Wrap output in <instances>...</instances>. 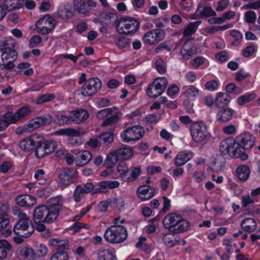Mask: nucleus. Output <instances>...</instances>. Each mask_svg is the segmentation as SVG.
Returning <instances> with one entry per match:
<instances>
[{"mask_svg": "<svg viewBox=\"0 0 260 260\" xmlns=\"http://www.w3.org/2000/svg\"><path fill=\"white\" fill-rule=\"evenodd\" d=\"M110 205L113 208L120 209L124 206V201L123 198L118 197L110 202Z\"/></svg>", "mask_w": 260, "mask_h": 260, "instance_id": "obj_52", "label": "nucleus"}, {"mask_svg": "<svg viewBox=\"0 0 260 260\" xmlns=\"http://www.w3.org/2000/svg\"><path fill=\"white\" fill-rule=\"evenodd\" d=\"M115 10H113L112 12H103L101 13L100 16L106 21V23L107 24H109L113 20H114V23H115V21L118 20L117 19V16L115 14Z\"/></svg>", "mask_w": 260, "mask_h": 260, "instance_id": "obj_47", "label": "nucleus"}, {"mask_svg": "<svg viewBox=\"0 0 260 260\" xmlns=\"http://www.w3.org/2000/svg\"><path fill=\"white\" fill-rule=\"evenodd\" d=\"M119 160H126L132 155V149L129 147H124L114 151Z\"/></svg>", "mask_w": 260, "mask_h": 260, "instance_id": "obj_37", "label": "nucleus"}, {"mask_svg": "<svg viewBox=\"0 0 260 260\" xmlns=\"http://www.w3.org/2000/svg\"><path fill=\"white\" fill-rule=\"evenodd\" d=\"M105 240L110 243H120L126 240L127 232L125 227L121 225H113L109 227L104 235Z\"/></svg>", "mask_w": 260, "mask_h": 260, "instance_id": "obj_3", "label": "nucleus"}, {"mask_svg": "<svg viewBox=\"0 0 260 260\" xmlns=\"http://www.w3.org/2000/svg\"><path fill=\"white\" fill-rule=\"evenodd\" d=\"M45 172L42 169H39L36 171L35 174V178L38 180L40 184H44L46 180L44 179Z\"/></svg>", "mask_w": 260, "mask_h": 260, "instance_id": "obj_64", "label": "nucleus"}, {"mask_svg": "<svg viewBox=\"0 0 260 260\" xmlns=\"http://www.w3.org/2000/svg\"><path fill=\"white\" fill-rule=\"evenodd\" d=\"M73 112L74 113L72 116V121L77 123H79L84 121L89 116L87 111L84 109H80Z\"/></svg>", "mask_w": 260, "mask_h": 260, "instance_id": "obj_31", "label": "nucleus"}, {"mask_svg": "<svg viewBox=\"0 0 260 260\" xmlns=\"http://www.w3.org/2000/svg\"><path fill=\"white\" fill-rule=\"evenodd\" d=\"M119 186V183L117 181H105L100 182L95 185V191L97 193H106L109 189H114Z\"/></svg>", "mask_w": 260, "mask_h": 260, "instance_id": "obj_20", "label": "nucleus"}, {"mask_svg": "<svg viewBox=\"0 0 260 260\" xmlns=\"http://www.w3.org/2000/svg\"><path fill=\"white\" fill-rule=\"evenodd\" d=\"M241 226L245 231L252 232L256 228V222L254 219L247 218L241 221Z\"/></svg>", "mask_w": 260, "mask_h": 260, "instance_id": "obj_35", "label": "nucleus"}, {"mask_svg": "<svg viewBox=\"0 0 260 260\" xmlns=\"http://www.w3.org/2000/svg\"><path fill=\"white\" fill-rule=\"evenodd\" d=\"M42 140V137L37 134L32 135L21 140L19 147L24 151H29L36 148V144H39Z\"/></svg>", "mask_w": 260, "mask_h": 260, "instance_id": "obj_14", "label": "nucleus"}, {"mask_svg": "<svg viewBox=\"0 0 260 260\" xmlns=\"http://www.w3.org/2000/svg\"><path fill=\"white\" fill-rule=\"evenodd\" d=\"M76 151L74 150L73 153L76 155L75 160L78 166L81 167L87 164L92 158V154L88 151Z\"/></svg>", "mask_w": 260, "mask_h": 260, "instance_id": "obj_22", "label": "nucleus"}, {"mask_svg": "<svg viewBox=\"0 0 260 260\" xmlns=\"http://www.w3.org/2000/svg\"><path fill=\"white\" fill-rule=\"evenodd\" d=\"M29 113L30 110L28 108L23 107L19 109L14 114L9 111L6 112L4 114V117L7 118H9L12 123H16L24 117L28 115Z\"/></svg>", "mask_w": 260, "mask_h": 260, "instance_id": "obj_18", "label": "nucleus"}, {"mask_svg": "<svg viewBox=\"0 0 260 260\" xmlns=\"http://www.w3.org/2000/svg\"><path fill=\"white\" fill-rule=\"evenodd\" d=\"M119 120V116L116 111L114 112L112 115L107 117L101 124L103 127L112 126L115 124Z\"/></svg>", "mask_w": 260, "mask_h": 260, "instance_id": "obj_42", "label": "nucleus"}, {"mask_svg": "<svg viewBox=\"0 0 260 260\" xmlns=\"http://www.w3.org/2000/svg\"><path fill=\"white\" fill-rule=\"evenodd\" d=\"M57 15L62 19H68L74 15L71 10L66 6L60 7L57 12Z\"/></svg>", "mask_w": 260, "mask_h": 260, "instance_id": "obj_41", "label": "nucleus"}, {"mask_svg": "<svg viewBox=\"0 0 260 260\" xmlns=\"http://www.w3.org/2000/svg\"><path fill=\"white\" fill-rule=\"evenodd\" d=\"M36 149L35 151V155L38 158H41L44 156L48 155L46 150L45 146L44 144V139L42 137V140L39 144H36Z\"/></svg>", "mask_w": 260, "mask_h": 260, "instance_id": "obj_44", "label": "nucleus"}, {"mask_svg": "<svg viewBox=\"0 0 260 260\" xmlns=\"http://www.w3.org/2000/svg\"><path fill=\"white\" fill-rule=\"evenodd\" d=\"M145 131L141 126L135 125L123 131L121 137L125 142L135 141L141 139Z\"/></svg>", "mask_w": 260, "mask_h": 260, "instance_id": "obj_8", "label": "nucleus"}, {"mask_svg": "<svg viewBox=\"0 0 260 260\" xmlns=\"http://www.w3.org/2000/svg\"><path fill=\"white\" fill-rule=\"evenodd\" d=\"M77 170L73 168H63L59 171L58 174L59 183L68 186L75 181Z\"/></svg>", "mask_w": 260, "mask_h": 260, "instance_id": "obj_10", "label": "nucleus"}, {"mask_svg": "<svg viewBox=\"0 0 260 260\" xmlns=\"http://www.w3.org/2000/svg\"><path fill=\"white\" fill-rule=\"evenodd\" d=\"M216 15V12L210 7L206 6L204 4L200 3L195 13L192 14L190 18L196 19L202 17L215 16Z\"/></svg>", "mask_w": 260, "mask_h": 260, "instance_id": "obj_15", "label": "nucleus"}, {"mask_svg": "<svg viewBox=\"0 0 260 260\" xmlns=\"http://www.w3.org/2000/svg\"><path fill=\"white\" fill-rule=\"evenodd\" d=\"M63 201L61 196L52 198L47 202V206L57 218L63 207Z\"/></svg>", "mask_w": 260, "mask_h": 260, "instance_id": "obj_19", "label": "nucleus"}, {"mask_svg": "<svg viewBox=\"0 0 260 260\" xmlns=\"http://www.w3.org/2000/svg\"><path fill=\"white\" fill-rule=\"evenodd\" d=\"M119 158L114 151L110 153V154L107 156L105 165L109 168H112L117 162Z\"/></svg>", "mask_w": 260, "mask_h": 260, "instance_id": "obj_49", "label": "nucleus"}, {"mask_svg": "<svg viewBox=\"0 0 260 260\" xmlns=\"http://www.w3.org/2000/svg\"><path fill=\"white\" fill-rule=\"evenodd\" d=\"M9 217L6 213H0V231L5 228L9 224Z\"/></svg>", "mask_w": 260, "mask_h": 260, "instance_id": "obj_63", "label": "nucleus"}, {"mask_svg": "<svg viewBox=\"0 0 260 260\" xmlns=\"http://www.w3.org/2000/svg\"><path fill=\"white\" fill-rule=\"evenodd\" d=\"M230 35L235 39L232 45L234 46H239L243 38L242 34L239 31L233 30L231 31Z\"/></svg>", "mask_w": 260, "mask_h": 260, "instance_id": "obj_55", "label": "nucleus"}, {"mask_svg": "<svg viewBox=\"0 0 260 260\" xmlns=\"http://www.w3.org/2000/svg\"><path fill=\"white\" fill-rule=\"evenodd\" d=\"M12 249L11 244L6 240H0V259L6 258Z\"/></svg>", "mask_w": 260, "mask_h": 260, "instance_id": "obj_38", "label": "nucleus"}, {"mask_svg": "<svg viewBox=\"0 0 260 260\" xmlns=\"http://www.w3.org/2000/svg\"><path fill=\"white\" fill-rule=\"evenodd\" d=\"M165 36V31L160 29L151 30L144 34L143 40L149 45H153L162 41Z\"/></svg>", "mask_w": 260, "mask_h": 260, "instance_id": "obj_12", "label": "nucleus"}, {"mask_svg": "<svg viewBox=\"0 0 260 260\" xmlns=\"http://www.w3.org/2000/svg\"><path fill=\"white\" fill-rule=\"evenodd\" d=\"M102 87L101 80L96 78L88 79L81 88V93L84 96L93 95Z\"/></svg>", "mask_w": 260, "mask_h": 260, "instance_id": "obj_11", "label": "nucleus"}, {"mask_svg": "<svg viewBox=\"0 0 260 260\" xmlns=\"http://www.w3.org/2000/svg\"><path fill=\"white\" fill-rule=\"evenodd\" d=\"M24 5V0H4V5L9 11L21 8Z\"/></svg>", "mask_w": 260, "mask_h": 260, "instance_id": "obj_32", "label": "nucleus"}, {"mask_svg": "<svg viewBox=\"0 0 260 260\" xmlns=\"http://www.w3.org/2000/svg\"><path fill=\"white\" fill-rule=\"evenodd\" d=\"M98 260H115L116 256L109 249H104L98 254Z\"/></svg>", "mask_w": 260, "mask_h": 260, "instance_id": "obj_43", "label": "nucleus"}, {"mask_svg": "<svg viewBox=\"0 0 260 260\" xmlns=\"http://www.w3.org/2000/svg\"><path fill=\"white\" fill-rule=\"evenodd\" d=\"M201 21H197L194 22H190L187 25L183 31V36L189 37L193 34L197 30L198 26L201 24Z\"/></svg>", "mask_w": 260, "mask_h": 260, "instance_id": "obj_39", "label": "nucleus"}, {"mask_svg": "<svg viewBox=\"0 0 260 260\" xmlns=\"http://www.w3.org/2000/svg\"><path fill=\"white\" fill-rule=\"evenodd\" d=\"M16 44L13 42L12 39H10L5 42L3 47L1 48L2 51L1 55V60L3 63L2 66L3 68L9 70L12 69L15 67L13 62L17 59V53L15 50L13 49L16 46Z\"/></svg>", "mask_w": 260, "mask_h": 260, "instance_id": "obj_1", "label": "nucleus"}, {"mask_svg": "<svg viewBox=\"0 0 260 260\" xmlns=\"http://www.w3.org/2000/svg\"><path fill=\"white\" fill-rule=\"evenodd\" d=\"M181 217L180 215L174 213L168 214L162 221L165 228L168 229L171 231V230H172L181 220Z\"/></svg>", "mask_w": 260, "mask_h": 260, "instance_id": "obj_23", "label": "nucleus"}, {"mask_svg": "<svg viewBox=\"0 0 260 260\" xmlns=\"http://www.w3.org/2000/svg\"><path fill=\"white\" fill-rule=\"evenodd\" d=\"M50 245L56 247L58 251H63L68 248L69 242L67 240H59L53 238L49 240Z\"/></svg>", "mask_w": 260, "mask_h": 260, "instance_id": "obj_34", "label": "nucleus"}, {"mask_svg": "<svg viewBox=\"0 0 260 260\" xmlns=\"http://www.w3.org/2000/svg\"><path fill=\"white\" fill-rule=\"evenodd\" d=\"M34 219L36 222L51 223L56 217L47 205H42L36 208L33 213Z\"/></svg>", "mask_w": 260, "mask_h": 260, "instance_id": "obj_5", "label": "nucleus"}, {"mask_svg": "<svg viewBox=\"0 0 260 260\" xmlns=\"http://www.w3.org/2000/svg\"><path fill=\"white\" fill-rule=\"evenodd\" d=\"M235 112L234 110L229 107L222 108L216 114V120L221 122L229 121L232 119Z\"/></svg>", "mask_w": 260, "mask_h": 260, "instance_id": "obj_25", "label": "nucleus"}, {"mask_svg": "<svg viewBox=\"0 0 260 260\" xmlns=\"http://www.w3.org/2000/svg\"><path fill=\"white\" fill-rule=\"evenodd\" d=\"M117 171L121 176H126L128 172V168L124 161L118 163L117 166Z\"/></svg>", "mask_w": 260, "mask_h": 260, "instance_id": "obj_62", "label": "nucleus"}, {"mask_svg": "<svg viewBox=\"0 0 260 260\" xmlns=\"http://www.w3.org/2000/svg\"><path fill=\"white\" fill-rule=\"evenodd\" d=\"M18 254L25 260H35L36 255L34 249L29 247L23 246L19 248L17 251Z\"/></svg>", "mask_w": 260, "mask_h": 260, "instance_id": "obj_26", "label": "nucleus"}, {"mask_svg": "<svg viewBox=\"0 0 260 260\" xmlns=\"http://www.w3.org/2000/svg\"><path fill=\"white\" fill-rule=\"evenodd\" d=\"M231 98L228 93L218 92L215 99V105L218 108H223L230 103Z\"/></svg>", "mask_w": 260, "mask_h": 260, "instance_id": "obj_28", "label": "nucleus"}, {"mask_svg": "<svg viewBox=\"0 0 260 260\" xmlns=\"http://www.w3.org/2000/svg\"><path fill=\"white\" fill-rule=\"evenodd\" d=\"M16 204L22 207H32L37 203L36 199L30 195L22 194L15 199Z\"/></svg>", "mask_w": 260, "mask_h": 260, "instance_id": "obj_24", "label": "nucleus"}, {"mask_svg": "<svg viewBox=\"0 0 260 260\" xmlns=\"http://www.w3.org/2000/svg\"><path fill=\"white\" fill-rule=\"evenodd\" d=\"M53 121L52 117L49 114L35 118L31 120L28 124V128L31 130L41 126L49 125Z\"/></svg>", "mask_w": 260, "mask_h": 260, "instance_id": "obj_17", "label": "nucleus"}, {"mask_svg": "<svg viewBox=\"0 0 260 260\" xmlns=\"http://www.w3.org/2000/svg\"><path fill=\"white\" fill-rule=\"evenodd\" d=\"M155 191V189L150 186L141 185L137 189L138 197L142 201L148 200L154 196Z\"/></svg>", "mask_w": 260, "mask_h": 260, "instance_id": "obj_21", "label": "nucleus"}, {"mask_svg": "<svg viewBox=\"0 0 260 260\" xmlns=\"http://www.w3.org/2000/svg\"><path fill=\"white\" fill-rule=\"evenodd\" d=\"M220 150L223 155L228 154L232 157L238 158L245 160L248 158L247 154L243 149L238 146L236 140L232 138L225 139L220 142Z\"/></svg>", "mask_w": 260, "mask_h": 260, "instance_id": "obj_2", "label": "nucleus"}, {"mask_svg": "<svg viewBox=\"0 0 260 260\" xmlns=\"http://www.w3.org/2000/svg\"><path fill=\"white\" fill-rule=\"evenodd\" d=\"M48 252L47 247L44 244H41L36 247L35 255L36 259L38 258L45 256Z\"/></svg>", "mask_w": 260, "mask_h": 260, "instance_id": "obj_51", "label": "nucleus"}, {"mask_svg": "<svg viewBox=\"0 0 260 260\" xmlns=\"http://www.w3.org/2000/svg\"><path fill=\"white\" fill-rule=\"evenodd\" d=\"M237 143L243 151L246 149H250L254 144L255 137L250 134H243L238 136L236 139Z\"/></svg>", "mask_w": 260, "mask_h": 260, "instance_id": "obj_16", "label": "nucleus"}, {"mask_svg": "<svg viewBox=\"0 0 260 260\" xmlns=\"http://www.w3.org/2000/svg\"><path fill=\"white\" fill-rule=\"evenodd\" d=\"M56 118L57 123L60 126L69 124L73 122L72 116L70 117L66 115L60 114L56 115Z\"/></svg>", "mask_w": 260, "mask_h": 260, "instance_id": "obj_56", "label": "nucleus"}, {"mask_svg": "<svg viewBox=\"0 0 260 260\" xmlns=\"http://www.w3.org/2000/svg\"><path fill=\"white\" fill-rule=\"evenodd\" d=\"M236 172L238 178L241 181H245L249 178L250 171L247 166L242 165L237 168Z\"/></svg>", "mask_w": 260, "mask_h": 260, "instance_id": "obj_36", "label": "nucleus"}, {"mask_svg": "<svg viewBox=\"0 0 260 260\" xmlns=\"http://www.w3.org/2000/svg\"><path fill=\"white\" fill-rule=\"evenodd\" d=\"M162 240L164 244L168 247H172L178 243V241L175 239L174 235L171 233L164 234Z\"/></svg>", "mask_w": 260, "mask_h": 260, "instance_id": "obj_45", "label": "nucleus"}, {"mask_svg": "<svg viewBox=\"0 0 260 260\" xmlns=\"http://www.w3.org/2000/svg\"><path fill=\"white\" fill-rule=\"evenodd\" d=\"M55 26H45V25H39L36 26V30L37 32L41 35H47L52 31L54 29Z\"/></svg>", "mask_w": 260, "mask_h": 260, "instance_id": "obj_60", "label": "nucleus"}, {"mask_svg": "<svg viewBox=\"0 0 260 260\" xmlns=\"http://www.w3.org/2000/svg\"><path fill=\"white\" fill-rule=\"evenodd\" d=\"M74 10L79 14L88 16L91 8H95L96 3L93 0H72Z\"/></svg>", "mask_w": 260, "mask_h": 260, "instance_id": "obj_9", "label": "nucleus"}, {"mask_svg": "<svg viewBox=\"0 0 260 260\" xmlns=\"http://www.w3.org/2000/svg\"><path fill=\"white\" fill-rule=\"evenodd\" d=\"M192 156L193 154L190 151H181L176 156L175 165L177 167L183 165L187 161L189 160Z\"/></svg>", "mask_w": 260, "mask_h": 260, "instance_id": "obj_29", "label": "nucleus"}, {"mask_svg": "<svg viewBox=\"0 0 260 260\" xmlns=\"http://www.w3.org/2000/svg\"><path fill=\"white\" fill-rule=\"evenodd\" d=\"M99 136V139L101 141V144L108 145L112 143L114 140V136L111 132H106Z\"/></svg>", "mask_w": 260, "mask_h": 260, "instance_id": "obj_46", "label": "nucleus"}, {"mask_svg": "<svg viewBox=\"0 0 260 260\" xmlns=\"http://www.w3.org/2000/svg\"><path fill=\"white\" fill-rule=\"evenodd\" d=\"M56 21L54 18L52 17L49 14H46L39 20H38L36 23V26L39 25H45L47 26L48 24L49 26L53 25L55 26Z\"/></svg>", "mask_w": 260, "mask_h": 260, "instance_id": "obj_40", "label": "nucleus"}, {"mask_svg": "<svg viewBox=\"0 0 260 260\" xmlns=\"http://www.w3.org/2000/svg\"><path fill=\"white\" fill-rule=\"evenodd\" d=\"M189 223L188 221L181 217V220L176 224V226L171 230V232L175 234L181 233L187 231L189 228Z\"/></svg>", "mask_w": 260, "mask_h": 260, "instance_id": "obj_33", "label": "nucleus"}, {"mask_svg": "<svg viewBox=\"0 0 260 260\" xmlns=\"http://www.w3.org/2000/svg\"><path fill=\"white\" fill-rule=\"evenodd\" d=\"M85 193L82 188V185H78L76 186V189L74 192L73 198L74 201L76 202L80 201L81 198L83 197V194Z\"/></svg>", "mask_w": 260, "mask_h": 260, "instance_id": "obj_53", "label": "nucleus"}, {"mask_svg": "<svg viewBox=\"0 0 260 260\" xmlns=\"http://www.w3.org/2000/svg\"><path fill=\"white\" fill-rule=\"evenodd\" d=\"M32 224L31 221L29 220V218L26 215V217L19 219L18 221L15 224L13 231L14 232L18 235L22 237L29 236L31 232H27V233L23 234V232L26 231L29 228V226Z\"/></svg>", "mask_w": 260, "mask_h": 260, "instance_id": "obj_13", "label": "nucleus"}, {"mask_svg": "<svg viewBox=\"0 0 260 260\" xmlns=\"http://www.w3.org/2000/svg\"><path fill=\"white\" fill-rule=\"evenodd\" d=\"M196 53V51L193 49L192 43L190 40H188L184 43L181 48V54L182 56L184 59L187 60Z\"/></svg>", "mask_w": 260, "mask_h": 260, "instance_id": "obj_27", "label": "nucleus"}, {"mask_svg": "<svg viewBox=\"0 0 260 260\" xmlns=\"http://www.w3.org/2000/svg\"><path fill=\"white\" fill-rule=\"evenodd\" d=\"M55 134L60 136H67L71 137H77L82 135L83 133L78 129L67 128L59 129L55 132Z\"/></svg>", "mask_w": 260, "mask_h": 260, "instance_id": "obj_30", "label": "nucleus"}, {"mask_svg": "<svg viewBox=\"0 0 260 260\" xmlns=\"http://www.w3.org/2000/svg\"><path fill=\"white\" fill-rule=\"evenodd\" d=\"M199 90L194 86H191L186 88L183 91V94L188 98L196 97L199 93Z\"/></svg>", "mask_w": 260, "mask_h": 260, "instance_id": "obj_59", "label": "nucleus"}, {"mask_svg": "<svg viewBox=\"0 0 260 260\" xmlns=\"http://www.w3.org/2000/svg\"><path fill=\"white\" fill-rule=\"evenodd\" d=\"M55 98V95L53 93L44 94L39 96L36 104L37 105L42 104L46 102L52 101Z\"/></svg>", "mask_w": 260, "mask_h": 260, "instance_id": "obj_50", "label": "nucleus"}, {"mask_svg": "<svg viewBox=\"0 0 260 260\" xmlns=\"http://www.w3.org/2000/svg\"><path fill=\"white\" fill-rule=\"evenodd\" d=\"M256 98L254 93H250L240 96L237 100V103L240 106H243L246 103L253 100Z\"/></svg>", "mask_w": 260, "mask_h": 260, "instance_id": "obj_48", "label": "nucleus"}, {"mask_svg": "<svg viewBox=\"0 0 260 260\" xmlns=\"http://www.w3.org/2000/svg\"><path fill=\"white\" fill-rule=\"evenodd\" d=\"M115 44L120 48H124L127 47L130 44V40L129 39L121 37L117 40L115 41Z\"/></svg>", "mask_w": 260, "mask_h": 260, "instance_id": "obj_61", "label": "nucleus"}, {"mask_svg": "<svg viewBox=\"0 0 260 260\" xmlns=\"http://www.w3.org/2000/svg\"><path fill=\"white\" fill-rule=\"evenodd\" d=\"M68 253L64 251H57L54 253L50 260H68Z\"/></svg>", "mask_w": 260, "mask_h": 260, "instance_id": "obj_57", "label": "nucleus"}, {"mask_svg": "<svg viewBox=\"0 0 260 260\" xmlns=\"http://www.w3.org/2000/svg\"><path fill=\"white\" fill-rule=\"evenodd\" d=\"M242 206L246 208L249 205L253 204L254 202H258V199H255L249 194L244 195L241 198Z\"/></svg>", "mask_w": 260, "mask_h": 260, "instance_id": "obj_58", "label": "nucleus"}, {"mask_svg": "<svg viewBox=\"0 0 260 260\" xmlns=\"http://www.w3.org/2000/svg\"><path fill=\"white\" fill-rule=\"evenodd\" d=\"M168 84L166 78L160 77L155 79L147 89V95L152 98H155L161 95L165 90Z\"/></svg>", "mask_w": 260, "mask_h": 260, "instance_id": "obj_7", "label": "nucleus"}, {"mask_svg": "<svg viewBox=\"0 0 260 260\" xmlns=\"http://www.w3.org/2000/svg\"><path fill=\"white\" fill-rule=\"evenodd\" d=\"M190 131L192 140L197 143L202 144L207 142L209 133L205 124L198 122L190 126Z\"/></svg>", "mask_w": 260, "mask_h": 260, "instance_id": "obj_6", "label": "nucleus"}, {"mask_svg": "<svg viewBox=\"0 0 260 260\" xmlns=\"http://www.w3.org/2000/svg\"><path fill=\"white\" fill-rule=\"evenodd\" d=\"M115 111H117L115 108H106L99 111L96 114L98 118H103L104 117H108L114 113Z\"/></svg>", "mask_w": 260, "mask_h": 260, "instance_id": "obj_54", "label": "nucleus"}, {"mask_svg": "<svg viewBox=\"0 0 260 260\" xmlns=\"http://www.w3.org/2000/svg\"><path fill=\"white\" fill-rule=\"evenodd\" d=\"M140 22L133 17H125L115 21L117 31L120 34L131 35L137 31Z\"/></svg>", "mask_w": 260, "mask_h": 260, "instance_id": "obj_4", "label": "nucleus"}]
</instances>
